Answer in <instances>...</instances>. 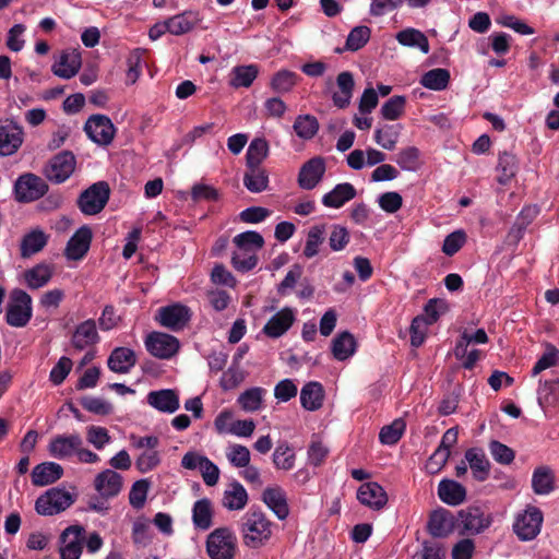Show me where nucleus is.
I'll use <instances>...</instances> for the list:
<instances>
[{
    "instance_id": "38",
    "label": "nucleus",
    "mask_w": 559,
    "mask_h": 559,
    "mask_svg": "<svg viewBox=\"0 0 559 559\" xmlns=\"http://www.w3.org/2000/svg\"><path fill=\"white\" fill-rule=\"evenodd\" d=\"M331 349L336 360L344 361L356 353L357 343L352 333L344 331L332 340Z\"/></svg>"
},
{
    "instance_id": "29",
    "label": "nucleus",
    "mask_w": 559,
    "mask_h": 559,
    "mask_svg": "<svg viewBox=\"0 0 559 559\" xmlns=\"http://www.w3.org/2000/svg\"><path fill=\"white\" fill-rule=\"evenodd\" d=\"M438 497L448 506H460L466 499V489L460 483L444 478L438 485Z\"/></svg>"
},
{
    "instance_id": "22",
    "label": "nucleus",
    "mask_w": 559,
    "mask_h": 559,
    "mask_svg": "<svg viewBox=\"0 0 559 559\" xmlns=\"http://www.w3.org/2000/svg\"><path fill=\"white\" fill-rule=\"evenodd\" d=\"M146 403L160 413L174 414L180 407L179 393L174 389L151 391L146 395Z\"/></svg>"
},
{
    "instance_id": "61",
    "label": "nucleus",
    "mask_w": 559,
    "mask_h": 559,
    "mask_svg": "<svg viewBox=\"0 0 559 559\" xmlns=\"http://www.w3.org/2000/svg\"><path fill=\"white\" fill-rule=\"evenodd\" d=\"M469 346H463L459 348V343H455L453 354L455 358L461 361L462 367L467 370H472L477 361L483 357V352L477 348H468Z\"/></svg>"
},
{
    "instance_id": "25",
    "label": "nucleus",
    "mask_w": 559,
    "mask_h": 559,
    "mask_svg": "<svg viewBox=\"0 0 559 559\" xmlns=\"http://www.w3.org/2000/svg\"><path fill=\"white\" fill-rule=\"evenodd\" d=\"M456 527V522L450 511L445 509L435 510L427 524L428 532L431 536L442 538L450 535Z\"/></svg>"
},
{
    "instance_id": "36",
    "label": "nucleus",
    "mask_w": 559,
    "mask_h": 559,
    "mask_svg": "<svg viewBox=\"0 0 559 559\" xmlns=\"http://www.w3.org/2000/svg\"><path fill=\"white\" fill-rule=\"evenodd\" d=\"M337 91L333 93V104L338 108H346L350 104L354 91V78L348 71L341 72L336 79Z\"/></svg>"
},
{
    "instance_id": "40",
    "label": "nucleus",
    "mask_w": 559,
    "mask_h": 559,
    "mask_svg": "<svg viewBox=\"0 0 559 559\" xmlns=\"http://www.w3.org/2000/svg\"><path fill=\"white\" fill-rule=\"evenodd\" d=\"M265 395V389L252 386L239 394L237 404L246 413H255L263 408Z\"/></svg>"
},
{
    "instance_id": "37",
    "label": "nucleus",
    "mask_w": 559,
    "mask_h": 559,
    "mask_svg": "<svg viewBox=\"0 0 559 559\" xmlns=\"http://www.w3.org/2000/svg\"><path fill=\"white\" fill-rule=\"evenodd\" d=\"M324 400V390L321 383L310 381L306 383L300 391V404L309 411L314 412L321 408Z\"/></svg>"
},
{
    "instance_id": "6",
    "label": "nucleus",
    "mask_w": 559,
    "mask_h": 559,
    "mask_svg": "<svg viewBox=\"0 0 559 559\" xmlns=\"http://www.w3.org/2000/svg\"><path fill=\"white\" fill-rule=\"evenodd\" d=\"M180 465L187 471H198L204 484L209 487L215 486L219 480L218 466L199 451L191 450L185 453Z\"/></svg>"
},
{
    "instance_id": "55",
    "label": "nucleus",
    "mask_w": 559,
    "mask_h": 559,
    "mask_svg": "<svg viewBox=\"0 0 559 559\" xmlns=\"http://www.w3.org/2000/svg\"><path fill=\"white\" fill-rule=\"evenodd\" d=\"M298 75L289 70L277 71L271 79L270 86L276 93H288L297 84Z\"/></svg>"
},
{
    "instance_id": "53",
    "label": "nucleus",
    "mask_w": 559,
    "mask_h": 559,
    "mask_svg": "<svg viewBox=\"0 0 559 559\" xmlns=\"http://www.w3.org/2000/svg\"><path fill=\"white\" fill-rule=\"evenodd\" d=\"M293 128L298 138L310 140L317 134L319 122L317 118L311 115H299L295 119Z\"/></svg>"
},
{
    "instance_id": "54",
    "label": "nucleus",
    "mask_w": 559,
    "mask_h": 559,
    "mask_svg": "<svg viewBox=\"0 0 559 559\" xmlns=\"http://www.w3.org/2000/svg\"><path fill=\"white\" fill-rule=\"evenodd\" d=\"M395 162L404 171H416L420 166V151L415 146L402 148L396 154Z\"/></svg>"
},
{
    "instance_id": "30",
    "label": "nucleus",
    "mask_w": 559,
    "mask_h": 559,
    "mask_svg": "<svg viewBox=\"0 0 559 559\" xmlns=\"http://www.w3.org/2000/svg\"><path fill=\"white\" fill-rule=\"evenodd\" d=\"M122 488V477L112 469H105L95 478V489L102 497H115Z\"/></svg>"
},
{
    "instance_id": "17",
    "label": "nucleus",
    "mask_w": 559,
    "mask_h": 559,
    "mask_svg": "<svg viewBox=\"0 0 559 559\" xmlns=\"http://www.w3.org/2000/svg\"><path fill=\"white\" fill-rule=\"evenodd\" d=\"M80 443H83V439L79 433L57 435L50 439L48 452L55 459L68 460L75 456Z\"/></svg>"
},
{
    "instance_id": "24",
    "label": "nucleus",
    "mask_w": 559,
    "mask_h": 559,
    "mask_svg": "<svg viewBox=\"0 0 559 559\" xmlns=\"http://www.w3.org/2000/svg\"><path fill=\"white\" fill-rule=\"evenodd\" d=\"M92 237V230L88 226L80 227L67 243L66 258L72 261L83 259L91 247Z\"/></svg>"
},
{
    "instance_id": "8",
    "label": "nucleus",
    "mask_w": 559,
    "mask_h": 559,
    "mask_svg": "<svg viewBox=\"0 0 559 559\" xmlns=\"http://www.w3.org/2000/svg\"><path fill=\"white\" fill-rule=\"evenodd\" d=\"M13 191L17 202L28 203L44 197L48 191V186L39 176L26 173L17 177Z\"/></svg>"
},
{
    "instance_id": "49",
    "label": "nucleus",
    "mask_w": 559,
    "mask_h": 559,
    "mask_svg": "<svg viewBox=\"0 0 559 559\" xmlns=\"http://www.w3.org/2000/svg\"><path fill=\"white\" fill-rule=\"evenodd\" d=\"M326 236L325 225H314L309 228L304 248V255L308 259L316 257L319 253L321 245L324 242Z\"/></svg>"
},
{
    "instance_id": "13",
    "label": "nucleus",
    "mask_w": 559,
    "mask_h": 559,
    "mask_svg": "<svg viewBox=\"0 0 559 559\" xmlns=\"http://www.w3.org/2000/svg\"><path fill=\"white\" fill-rule=\"evenodd\" d=\"M84 131L94 143L98 145H109L116 134V128L112 121L105 115L91 116L85 124Z\"/></svg>"
},
{
    "instance_id": "32",
    "label": "nucleus",
    "mask_w": 559,
    "mask_h": 559,
    "mask_svg": "<svg viewBox=\"0 0 559 559\" xmlns=\"http://www.w3.org/2000/svg\"><path fill=\"white\" fill-rule=\"evenodd\" d=\"M82 66L81 55L76 51L61 53L58 61L52 64V73L58 78L69 80L76 75Z\"/></svg>"
},
{
    "instance_id": "20",
    "label": "nucleus",
    "mask_w": 559,
    "mask_h": 559,
    "mask_svg": "<svg viewBox=\"0 0 559 559\" xmlns=\"http://www.w3.org/2000/svg\"><path fill=\"white\" fill-rule=\"evenodd\" d=\"M24 141L22 127L12 121L0 123V156L7 157L15 154Z\"/></svg>"
},
{
    "instance_id": "45",
    "label": "nucleus",
    "mask_w": 559,
    "mask_h": 559,
    "mask_svg": "<svg viewBox=\"0 0 559 559\" xmlns=\"http://www.w3.org/2000/svg\"><path fill=\"white\" fill-rule=\"evenodd\" d=\"M532 488L536 495H549L555 488V476L548 466H539L532 475Z\"/></svg>"
},
{
    "instance_id": "57",
    "label": "nucleus",
    "mask_w": 559,
    "mask_h": 559,
    "mask_svg": "<svg viewBox=\"0 0 559 559\" xmlns=\"http://www.w3.org/2000/svg\"><path fill=\"white\" fill-rule=\"evenodd\" d=\"M226 459L233 467L242 468L250 463L251 454L246 445L231 443L226 448Z\"/></svg>"
},
{
    "instance_id": "43",
    "label": "nucleus",
    "mask_w": 559,
    "mask_h": 559,
    "mask_svg": "<svg viewBox=\"0 0 559 559\" xmlns=\"http://www.w3.org/2000/svg\"><path fill=\"white\" fill-rule=\"evenodd\" d=\"M213 506L210 499L203 498L194 502L192 507V523L201 531L209 530L213 524Z\"/></svg>"
},
{
    "instance_id": "19",
    "label": "nucleus",
    "mask_w": 559,
    "mask_h": 559,
    "mask_svg": "<svg viewBox=\"0 0 559 559\" xmlns=\"http://www.w3.org/2000/svg\"><path fill=\"white\" fill-rule=\"evenodd\" d=\"M296 319L297 309L284 307L269 319L262 332L271 338H280L293 326Z\"/></svg>"
},
{
    "instance_id": "1",
    "label": "nucleus",
    "mask_w": 559,
    "mask_h": 559,
    "mask_svg": "<svg viewBox=\"0 0 559 559\" xmlns=\"http://www.w3.org/2000/svg\"><path fill=\"white\" fill-rule=\"evenodd\" d=\"M273 522L260 509H249L240 519L239 533L250 549L265 546L273 535Z\"/></svg>"
},
{
    "instance_id": "35",
    "label": "nucleus",
    "mask_w": 559,
    "mask_h": 559,
    "mask_svg": "<svg viewBox=\"0 0 559 559\" xmlns=\"http://www.w3.org/2000/svg\"><path fill=\"white\" fill-rule=\"evenodd\" d=\"M403 127L401 123L380 124L374 129V142L386 151H393L399 143Z\"/></svg>"
},
{
    "instance_id": "4",
    "label": "nucleus",
    "mask_w": 559,
    "mask_h": 559,
    "mask_svg": "<svg viewBox=\"0 0 559 559\" xmlns=\"http://www.w3.org/2000/svg\"><path fill=\"white\" fill-rule=\"evenodd\" d=\"M237 537L228 527H218L206 538V552L211 559H234Z\"/></svg>"
},
{
    "instance_id": "47",
    "label": "nucleus",
    "mask_w": 559,
    "mask_h": 559,
    "mask_svg": "<svg viewBox=\"0 0 559 559\" xmlns=\"http://www.w3.org/2000/svg\"><path fill=\"white\" fill-rule=\"evenodd\" d=\"M396 40L407 47H417L421 52H429V41L428 38L418 29L415 28H406L399 32L395 36Z\"/></svg>"
},
{
    "instance_id": "62",
    "label": "nucleus",
    "mask_w": 559,
    "mask_h": 559,
    "mask_svg": "<svg viewBox=\"0 0 559 559\" xmlns=\"http://www.w3.org/2000/svg\"><path fill=\"white\" fill-rule=\"evenodd\" d=\"M406 98L404 96H393L389 98L381 107V116L385 120H397L404 112Z\"/></svg>"
},
{
    "instance_id": "51",
    "label": "nucleus",
    "mask_w": 559,
    "mask_h": 559,
    "mask_svg": "<svg viewBox=\"0 0 559 559\" xmlns=\"http://www.w3.org/2000/svg\"><path fill=\"white\" fill-rule=\"evenodd\" d=\"M169 33L176 36L190 32L197 24V16L192 12H185L167 19Z\"/></svg>"
},
{
    "instance_id": "14",
    "label": "nucleus",
    "mask_w": 559,
    "mask_h": 559,
    "mask_svg": "<svg viewBox=\"0 0 559 559\" xmlns=\"http://www.w3.org/2000/svg\"><path fill=\"white\" fill-rule=\"evenodd\" d=\"M190 309L181 304L162 307L155 314V321L159 325L175 332L182 330L190 321Z\"/></svg>"
},
{
    "instance_id": "31",
    "label": "nucleus",
    "mask_w": 559,
    "mask_h": 559,
    "mask_svg": "<svg viewBox=\"0 0 559 559\" xmlns=\"http://www.w3.org/2000/svg\"><path fill=\"white\" fill-rule=\"evenodd\" d=\"M248 492L239 481L230 483L223 492L222 506L228 511H240L248 503Z\"/></svg>"
},
{
    "instance_id": "58",
    "label": "nucleus",
    "mask_w": 559,
    "mask_h": 559,
    "mask_svg": "<svg viewBox=\"0 0 559 559\" xmlns=\"http://www.w3.org/2000/svg\"><path fill=\"white\" fill-rule=\"evenodd\" d=\"M371 29L366 25L354 27L346 39L345 48L348 51H357L361 49L370 39Z\"/></svg>"
},
{
    "instance_id": "7",
    "label": "nucleus",
    "mask_w": 559,
    "mask_h": 559,
    "mask_svg": "<svg viewBox=\"0 0 559 559\" xmlns=\"http://www.w3.org/2000/svg\"><path fill=\"white\" fill-rule=\"evenodd\" d=\"M132 445L143 450L135 460V466L142 474L155 469L162 462L160 453L157 450L159 439L155 436L132 437Z\"/></svg>"
},
{
    "instance_id": "10",
    "label": "nucleus",
    "mask_w": 559,
    "mask_h": 559,
    "mask_svg": "<svg viewBox=\"0 0 559 559\" xmlns=\"http://www.w3.org/2000/svg\"><path fill=\"white\" fill-rule=\"evenodd\" d=\"M543 520V513L537 507H527L516 516L513 531L521 540H532L539 534Z\"/></svg>"
},
{
    "instance_id": "28",
    "label": "nucleus",
    "mask_w": 559,
    "mask_h": 559,
    "mask_svg": "<svg viewBox=\"0 0 559 559\" xmlns=\"http://www.w3.org/2000/svg\"><path fill=\"white\" fill-rule=\"evenodd\" d=\"M136 362V356L133 349L128 347H116L109 355L108 368L116 373H128Z\"/></svg>"
},
{
    "instance_id": "59",
    "label": "nucleus",
    "mask_w": 559,
    "mask_h": 559,
    "mask_svg": "<svg viewBox=\"0 0 559 559\" xmlns=\"http://www.w3.org/2000/svg\"><path fill=\"white\" fill-rule=\"evenodd\" d=\"M406 424L403 419H395L392 424L384 426L379 433V440L382 444L393 445L403 436Z\"/></svg>"
},
{
    "instance_id": "52",
    "label": "nucleus",
    "mask_w": 559,
    "mask_h": 559,
    "mask_svg": "<svg viewBox=\"0 0 559 559\" xmlns=\"http://www.w3.org/2000/svg\"><path fill=\"white\" fill-rule=\"evenodd\" d=\"M537 400L542 407L551 406L559 400V379H550L539 383Z\"/></svg>"
},
{
    "instance_id": "5",
    "label": "nucleus",
    "mask_w": 559,
    "mask_h": 559,
    "mask_svg": "<svg viewBox=\"0 0 559 559\" xmlns=\"http://www.w3.org/2000/svg\"><path fill=\"white\" fill-rule=\"evenodd\" d=\"M74 500V496L71 492L55 487L37 498L35 510L40 515L50 516L67 510L73 504Z\"/></svg>"
},
{
    "instance_id": "27",
    "label": "nucleus",
    "mask_w": 559,
    "mask_h": 559,
    "mask_svg": "<svg viewBox=\"0 0 559 559\" xmlns=\"http://www.w3.org/2000/svg\"><path fill=\"white\" fill-rule=\"evenodd\" d=\"M99 341L96 323L88 319L81 322L74 330L71 343L74 348L83 350L95 345Z\"/></svg>"
},
{
    "instance_id": "41",
    "label": "nucleus",
    "mask_w": 559,
    "mask_h": 559,
    "mask_svg": "<svg viewBox=\"0 0 559 559\" xmlns=\"http://www.w3.org/2000/svg\"><path fill=\"white\" fill-rule=\"evenodd\" d=\"M47 242L48 235L43 229H32L22 238L20 247L21 255L23 258L32 257L43 250Z\"/></svg>"
},
{
    "instance_id": "63",
    "label": "nucleus",
    "mask_w": 559,
    "mask_h": 559,
    "mask_svg": "<svg viewBox=\"0 0 559 559\" xmlns=\"http://www.w3.org/2000/svg\"><path fill=\"white\" fill-rule=\"evenodd\" d=\"M86 440L96 450H103L111 442V437L105 427L92 425L86 428Z\"/></svg>"
},
{
    "instance_id": "15",
    "label": "nucleus",
    "mask_w": 559,
    "mask_h": 559,
    "mask_svg": "<svg viewBox=\"0 0 559 559\" xmlns=\"http://www.w3.org/2000/svg\"><path fill=\"white\" fill-rule=\"evenodd\" d=\"M75 156L68 151L57 154L45 167L46 178L55 183L64 182L75 169Z\"/></svg>"
},
{
    "instance_id": "44",
    "label": "nucleus",
    "mask_w": 559,
    "mask_h": 559,
    "mask_svg": "<svg viewBox=\"0 0 559 559\" xmlns=\"http://www.w3.org/2000/svg\"><path fill=\"white\" fill-rule=\"evenodd\" d=\"M270 154V145L264 138H254L246 152V167H261Z\"/></svg>"
},
{
    "instance_id": "9",
    "label": "nucleus",
    "mask_w": 559,
    "mask_h": 559,
    "mask_svg": "<svg viewBox=\"0 0 559 559\" xmlns=\"http://www.w3.org/2000/svg\"><path fill=\"white\" fill-rule=\"evenodd\" d=\"M144 346L151 356L158 359H170L179 352L180 342L174 335L153 331L144 337Z\"/></svg>"
},
{
    "instance_id": "12",
    "label": "nucleus",
    "mask_w": 559,
    "mask_h": 559,
    "mask_svg": "<svg viewBox=\"0 0 559 559\" xmlns=\"http://www.w3.org/2000/svg\"><path fill=\"white\" fill-rule=\"evenodd\" d=\"M491 524L489 516L479 508H467L457 514L456 530L460 535H477Z\"/></svg>"
},
{
    "instance_id": "56",
    "label": "nucleus",
    "mask_w": 559,
    "mask_h": 559,
    "mask_svg": "<svg viewBox=\"0 0 559 559\" xmlns=\"http://www.w3.org/2000/svg\"><path fill=\"white\" fill-rule=\"evenodd\" d=\"M516 159L515 156L509 153H502L499 156L497 171L498 182L500 185H507L514 177L516 173Z\"/></svg>"
},
{
    "instance_id": "50",
    "label": "nucleus",
    "mask_w": 559,
    "mask_h": 559,
    "mask_svg": "<svg viewBox=\"0 0 559 559\" xmlns=\"http://www.w3.org/2000/svg\"><path fill=\"white\" fill-rule=\"evenodd\" d=\"M230 85L235 88L249 87L257 79L259 69L255 64L238 66L231 71Z\"/></svg>"
},
{
    "instance_id": "64",
    "label": "nucleus",
    "mask_w": 559,
    "mask_h": 559,
    "mask_svg": "<svg viewBox=\"0 0 559 559\" xmlns=\"http://www.w3.org/2000/svg\"><path fill=\"white\" fill-rule=\"evenodd\" d=\"M467 239L466 233L463 229H456L449 234L443 241L442 252L452 257L465 245Z\"/></svg>"
},
{
    "instance_id": "16",
    "label": "nucleus",
    "mask_w": 559,
    "mask_h": 559,
    "mask_svg": "<svg viewBox=\"0 0 559 559\" xmlns=\"http://www.w3.org/2000/svg\"><path fill=\"white\" fill-rule=\"evenodd\" d=\"M85 530L81 525L68 526L60 535V558L80 559L83 550Z\"/></svg>"
},
{
    "instance_id": "26",
    "label": "nucleus",
    "mask_w": 559,
    "mask_h": 559,
    "mask_svg": "<svg viewBox=\"0 0 559 559\" xmlns=\"http://www.w3.org/2000/svg\"><path fill=\"white\" fill-rule=\"evenodd\" d=\"M464 457L468 464L473 477L478 481H485L490 474V462L485 451L480 448L467 449Z\"/></svg>"
},
{
    "instance_id": "46",
    "label": "nucleus",
    "mask_w": 559,
    "mask_h": 559,
    "mask_svg": "<svg viewBox=\"0 0 559 559\" xmlns=\"http://www.w3.org/2000/svg\"><path fill=\"white\" fill-rule=\"evenodd\" d=\"M243 186L252 193L266 190L269 186V174L263 167H247L243 175Z\"/></svg>"
},
{
    "instance_id": "39",
    "label": "nucleus",
    "mask_w": 559,
    "mask_h": 559,
    "mask_svg": "<svg viewBox=\"0 0 559 559\" xmlns=\"http://www.w3.org/2000/svg\"><path fill=\"white\" fill-rule=\"evenodd\" d=\"M53 275V266L48 263H38L24 272V282L31 289H38L47 285Z\"/></svg>"
},
{
    "instance_id": "34",
    "label": "nucleus",
    "mask_w": 559,
    "mask_h": 559,
    "mask_svg": "<svg viewBox=\"0 0 559 559\" xmlns=\"http://www.w3.org/2000/svg\"><path fill=\"white\" fill-rule=\"evenodd\" d=\"M63 475V468L55 462H45L36 465L32 472V481L35 486L50 485Z\"/></svg>"
},
{
    "instance_id": "42",
    "label": "nucleus",
    "mask_w": 559,
    "mask_h": 559,
    "mask_svg": "<svg viewBox=\"0 0 559 559\" xmlns=\"http://www.w3.org/2000/svg\"><path fill=\"white\" fill-rule=\"evenodd\" d=\"M272 463L277 471H292L296 464L294 448L287 441L278 442L272 454Z\"/></svg>"
},
{
    "instance_id": "2",
    "label": "nucleus",
    "mask_w": 559,
    "mask_h": 559,
    "mask_svg": "<svg viewBox=\"0 0 559 559\" xmlns=\"http://www.w3.org/2000/svg\"><path fill=\"white\" fill-rule=\"evenodd\" d=\"M236 249L231 264L238 272L246 273L258 264V252L264 245L263 237L257 231H245L234 238Z\"/></svg>"
},
{
    "instance_id": "60",
    "label": "nucleus",
    "mask_w": 559,
    "mask_h": 559,
    "mask_svg": "<svg viewBox=\"0 0 559 559\" xmlns=\"http://www.w3.org/2000/svg\"><path fill=\"white\" fill-rule=\"evenodd\" d=\"M150 485V481L145 478L133 483L129 492V502L134 509L140 510L144 507Z\"/></svg>"
},
{
    "instance_id": "18",
    "label": "nucleus",
    "mask_w": 559,
    "mask_h": 559,
    "mask_svg": "<svg viewBox=\"0 0 559 559\" xmlns=\"http://www.w3.org/2000/svg\"><path fill=\"white\" fill-rule=\"evenodd\" d=\"M356 498L364 507L372 511H380L388 503L386 491L376 481L361 484L357 489Z\"/></svg>"
},
{
    "instance_id": "3",
    "label": "nucleus",
    "mask_w": 559,
    "mask_h": 559,
    "mask_svg": "<svg viewBox=\"0 0 559 559\" xmlns=\"http://www.w3.org/2000/svg\"><path fill=\"white\" fill-rule=\"evenodd\" d=\"M33 317V299L23 289L11 290L5 311V322L13 328H24Z\"/></svg>"
},
{
    "instance_id": "11",
    "label": "nucleus",
    "mask_w": 559,
    "mask_h": 559,
    "mask_svg": "<svg viewBox=\"0 0 559 559\" xmlns=\"http://www.w3.org/2000/svg\"><path fill=\"white\" fill-rule=\"evenodd\" d=\"M109 187L104 181L92 185L79 198L80 210L86 215L99 213L109 199Z\"/></svg>"
},
{
    "instance_id": "33",
    "label": "nucleus",
    "mask_w": 559,
    "mask_h": 559,
    "mask_svg": "<svg viewBox=\"0 0 559 559\" xmlns=\"http://www.w3.org/2000/svg\"><path fill=\"white\" fill-rule=\"evenodd\" d=\"M355 187L349 182L336 185L322 197V204L330 209H340L356 197Z\"/></svg>"
},
{
    "instance_id": "23",
    "label": "nucleus",
    "mask_w": 559,
    "mask_h": 559,
    "mask_svg": "<svg viewBox=\"0 0 559 559\" xmlns=\"http://www.w3.org/2000/svg\"><path fill=\"white\" fill-rule=\"evenodd\" d=\"M262 501L277 516L286 520L289 515V506L286 491L277 485L266 487L262 492Z\"/></svg>"
},
{
    "instance_id": "21",
    "label": "nucleus",
    "mask_w": 559,
    "mask_h": 559,
    "mask_svg": "<svg viewBox=\"0 0 559 559\" xmlns=\"http://www.w3.org/2000/svg\"><path fill=\"white\" fill-rule=\"evenodd\" d=\"M325 170L326 166L322 157L310 158L299 169L297 179L299 187L304 190L314 189L322 180Z\"/></svg>"
},
{
    "instance_id": "48",
    "label": "nucleus",
    "mask_w": 559,
    "mask_h": 559,
    "mask_svg": "<svg viewBox=\"0 0 559 559\" xmlns=\"http://www.w3.org/2000/svg\"><path fill=\"white\" fill-rule=\"evenodd\" d=\"M450 82V72L443 68H436L427 71L420 79V84L432 91H443Z\"/></svg>"
}]
</instances>
